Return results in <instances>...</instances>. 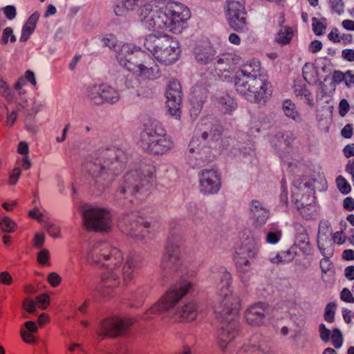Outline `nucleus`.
I'll return each mask as SVG.
<instances>
[{"instance_id":"1","label":"nucleus","mask_w":354,"mask_h":354,"mask_svg":"<svg viewBox=\"0 0 354 354\" xmlns=\"http://www.w3.org/2000/svg\"><path fill=\"white\" fill-rule=\"evenodd\" d=\"M121 6L127 10L140 6L139 19L146 28L158 35H165L167 32L180 33L191 16L189 10L180 4L158 8L154 4L146 3V0H122Z\"/></svg>"},{"instance_id":"2","label":"nucleus","mask_w":354,"mask_h":354,"mask_svg":"<svg viewBox=\"0 0 354 354\" xmlns=\"http://www.w3.org/2000/svg\"><path fill=\"white\" fill-rule=\"evenodd\" d=\"M116 58L121 66L129 71L138 73L140 77L153 80L158 74L159 67L154 58L145 52H133L129 47H122Z\"/></svg>"},{"instance_id":"3","label":"nucleus","mask_w":354,"mask_h":354,"mask_svg":"<svg viewBox=\"0 0 354 354\" xmlns=\"http://www.w3.org/2000/svg\"><path fill=\"white\" fill-rule=\"evenodd\" d=\"M138 144L144 151L153 156L166 154L174 146L171 138L159 122L151 124L141 132Z\"/></svg>"},{"instance_id":"4","label":"nucleus","mask_w":354,"mask_h":354,"mask_svg":"<svg viewBox=\"0 0 354 354\" xmlns=\"http://www.w3.org/2000/svg\"><path fill=\"white\" fill-rule=\"evenodd\" d=\"M159 35L163 37H158L155 34H150L145 37L144 47L150 52L153 57L165 65L174 63L179 57L180 50L171 37Z\"/></svg>"},{"instance_id":"5","label":"nucleus","mask_w":354,"mask_h":354,"mask_svg":"<svg viewBox=\"0 0 354 354\" xmlns=\"http://www.w3.org/2000/svg\"><path fill=\"white\" fill-rule=\"evenodd\" d=\"M82 218L87 232L107 233L113 228V214L106 207L86 205L82 209Z\"/></svg>"},{"instance_id":"6","label":"nucleus","mask_w":354,"mask_h":354,"mask_svg":"<svg viewBox=\"0 0 354 354\" xmlns=\"http://www.w3.org/2000/svg\"><path fill=\"white\" fill-rule=\"evenodd\" d=\"M194 288V283L189 281H181L173 284L162 296L158 304L152 307L153 311L157 309L168 310L174 307Z\"/></svg>"},{"instance_id":"7","label":"nucleus","mask_w":354,"mask_h":354,"mask_svg":"<svg viewBox=\"0 0 354 354\" xmlns=\"http://www.w3.org/2000/svg\"><path fill=\"white\" fill-rule=\"evenodd\" d=\"M130 319L111 316L102 319L96 329V334L102 339L122 336L133 324Z\"/></svg>"},{"instance_id":"8","label":"nucleus","mask_w":354,"mask_h":354,"mask_svg":"<svg viewBox=\"0 0 354 354\" xmlns=\"http://www.w3.org/2000/svg\"><path fill=\"white\" fill-rule=\"evenodd\" d=\"M257 244L252 237H247L236 250L233 260L240 272L245 273L250 268V263L257 257Z\"/></svg>"},{"instance_id":"9","label":"nucleus","mask_w":354,"mask_h":354,"mask_svg":"<svg viewBox=\"0 0 354 354\" xmlns=\"http://www.w3.org/2000/svg\"><path fill=\"white\" fill-rule=\"evenodd\" d=\"M241 308V303L239 299L234 295L230 294L226 295L220 303L215 306L214 312L216 318L221 323L237 322L238 317Z\"/></svg>"},{"instance_id":"10","label":"nucleus","mask_w":354,"mask_h":354,"mask_svg":"<svg viewBox=\"0 0 354 354\" xmlns=\"http://www.w3.org/2000/svg\"><path fill=\"white\" fill-rule=\"evenodd\" d=\"M166 106L169 114L176 119L180 118V104L182 102L181 85L178 80L173 79L169 81L166 90Z\"/></svg>"},{"instance_id":"11","label":"nucleus","mask_w":354,"mask_h":354,"mask_svg":"<svg viewBox=\"0 0 354 354\" xmlns=\"http://www.w3.org/2000/svg\"><path fill=\"white\" fill-rule=\"evenodd\" d=\"M235 68L234 55L232 53H223L216 57V62L214 64L209 73L214 77H218L223 80L231 77Z\"/></svg>"},{"instance_id":"12","label":"nucleus","mask_w":354,"mask_h":354,"mask_svg":"<svg viewBox=\"0 0 354 354\" xmlns=\"http://www.w3.org/2000/svg\"><path fill=\"white\" fill-rule=\"evenodd\" d=\"M199 187L201 192L204 194H216L221 186V174L218 170L205 169L199 174Z\"/></svg>"},{"instance_id":"13","label":"nucleus","mask_w":354,"mask_h":354,"mask_svg":"<svg viewBox=\"0 0 354 354\" xmlns=\"http://www.w3.org/2000/svg\"><path fill=\"white\" fill-rule=\"evenodd\" d=\"M271 87L267 75L254 78L251 90V97L253 96L256 102H265L271 95Z\"/></svg>"},{"instance_id":"14","label":"nucleus","mask_w":354,"mask_h":354,"mask_svg":"<svg viewBox=\"0 0 354 354\" xmlns=\"http://www.w3.org/2000/svg\"><path fill=\"white\" fill-rule=\"evenodd\" d=\"M193 55L198 64L207 65L216 58V51L210 42L202 41L195 45Z\"/></svg>"},{"instance_id":"15","label":"nucleus","mask_w":354,"mask_h":354,"mask_svg":"<svg viewBox=\"0 0 354 354\" xmlns=\"http://www.w3.org/2000/svg\"><path fill=\"white\" fill-rule=\"evenodd\" d=\"M229 26L237 32H243L247 28V12L245 9L225 11Z\"/></svg>"},{"instance_id":"16","label":"nucleus","mask_w":354,"mask_h":354,"mask_svg":"<svg viewBox=\"0 0 354 354\" xmlns=\"http://www.w3.org/2000/svg\"><path fill=\"white\" fill-rule=\"evenodd\" d=\"M266 308L262 303L250 306L245 312V318L247 323L254 326L262 325L266 317Z\"/></svg>"},{"instance_id":"17","label":"nucleus","mask_w":354,"mask_h":354,"mask_svg":"<svg viewBox=\"0 0 354 354\" xmlns=\"http://www.w3.org/2000/svg\"><path fill=\"white\" fill-rule=\"evenodd\" d=\"M198 315V304L195 301H189L177 308L175 313V321L178 322H192Z\"/></svg>"},{"instance_id":"18","label":"nucleus","mask_w":354,"mask_h":354,"mask_svg":"<svg viewBox=\"0 0 354 354\" xmlns=\"http://www.w3.org/2000/svg\"><path fill=\"white\" fill-rule=\"evenodd\" d=\"M218 331V343L224 349L238 334V322H225Z\"/></svg>"},{"instance_id":"19","label":"nucleus","mask_w":354,"mask_h":354,"mask_svg":"<svg viewBox=\"0 0 354 354\" xmlns=\"http://www.w3.org/2000/svg\"><path fill=\"white\" fill-rule=\"evenodd\" d=\"M250 212L253 225L255 228L261 227L266 223L270 216L269 211L264 208L262 204L258 201H252Z\"/></svg>"},{"instance_id":"20","label":"nucleus","mask_w":354,"mask_h":354,"mask_svg":"<svg viewBox=\"0 0 354 354\" xmlns=\"http://www.w3.org/2000/svg\"><path fill=\"white\" fill-rule=\"evenodd\" d=\"M85 174L97 178L106 173V168L102 165L101 160L97 158H91L82 163Z\"/></svg>"},{"instance_id":"21","label":"nucleus","mask_w":354,"mask_h":354,"mask_svg":"<svg viewBox=\"0 0 354 354\" xmlns=\"http://www.w3.org/2000/svg\"><path fill=\"white\" fill-rule=\"evenodd\" d=\"M254 78L242 77L236 75L234 77V86L235 91L240 95L248 99L251 97V90L254 84Z\"/></svg>"},{"instance_id":"22","label":"nucleus","mask_w":354,"mask_h":354,"mask_svg":"<svg viewBox=\"0 0 354 354\" xmlns=\"http://www.w3.org/2000/svg\"><path fill=\"white\" fill-rule=\"evenodd\" d=\"M162 261L165 266L174 268L176 271L178 267L182 265L179 248L173 245H168Z\"/></svg>"},{"instance_id":"23","label":"nucleus","mask_w":354,"mask_h":354,"mask_svg":"<svg viewBox=\"0 0 354 354\" xmlns=\"http://www.w3.org/2000/svg\"><path fill=\"white\" fill-rule=\"evenodd\" d=\"M285 18L282 17L279 22L280 29L274 37V41L281 46L290 44L294 36L292 28L288 26H283Z\"/></svg>"},{"instance_id":"24","label":"nucleus","mask_w":354,"mask_h":354,"mask_svg":"<svg viewBox=\"0 0 354 354\" xmlns=\"http://www.w3.org/2000/svg\"><path fill=\"white\" fill-rule=\"evenodd\" d=\"M201 138L207 144L221 145L223 142V128L216 124H212L207 131L201 133Z\"/></svg>"},{"instance_id":"25","label":"nucleus","mask_w":354,"mask_h":354,"mask_svg":"<svg viewBox=\"0 0 354 354\" xmlns=\"http://www.w3.org/2000/svg\"><path fill=\"white\" fill-rule=\"evenodd\" d=\"M261 64L256 59H251L243 64L240 69L243 76L250 78H257L265 74L261 73Z\"/></svg>"},{"instance_id":"26","label":"nucleus","mask_w":354,"mask_h":354,"mask_svg":"<svg viewBox=\"0 0 354 354\" xmlns=\"http://www.w3.org/2000/svg\"><path fill=\"white\" fill-rule=\"evenodd\" d=\"M39 17V15L38 12H34L29 17L22 28L21 35L20 37V41L21 42L26 41L30 35L34 32Z\"/></svg>"},{"instance_id":"27","label":"nucleus","mask_w":354,"mask_h":354,"mask_svg":"<svg viewBox=\"0 0 354 354\" xmlns=\"http://www.w3.org/2000/svg\"><path fill=\"white\" fill-rule=\"evenodd\" d=\"M86 97L95 105L102 104V84H93L87 86L86 89Z\"/></svg>"},{"instance_id":"28","label":"nucleus","mask_w":354,"mask_h":354,"mask_svg":"<svg viewBox=\"0 0 354 354\" xmlns=\"http://www.w3.org/2000/svg\"><path fill=\"white\" fill-rule=\"evenodd\" d=\"M293 91L297 97H304L308 104L313 106L311 93L301 82H295L293 85Z\"/></svg>"},{"instance_id":"29","label":"nucleus","mask_w":354,"mask_h":354,"mask_svg":"<svg viewBox=\"0 0 354 354\" xmlns=\"http://www.w3.org/2000/svg\"><path fill=\"white\" fill-rule=\"evenodd\" d=\"M218 106L223 113H231L236 108V103L234 99L226 95L218 99Z\"/></svg>"},{"instance_id":"30","label":"nucleus","mask_w":354,"mask_h":354,"mask_svg":"<svg viewBox=\"0 0 354 354\" xmlns=\"http://www.w3.org/2000/svg\"><path fill=\"white\" fill-rule=\"evenodd\" d=\"M102 97L104 103H115L119 99L118 91L113 87L102 84Z\"/></svg>"},{"instance_id":"31","label":"nucleus","mask_w":354,"mask_h":354,"mask_svg":"<svg viewBox=\"0 0 354 354\" xmlns=\"http://www.w3.org/2000/svg\"><path fill=\"white\" fill-rule=\"evenodd\" d=\"M120 284V280L118 277L109 275L106 277L102 278V292L104 295H109L111 292H113V290L116 288Z\"/></svg>"},{"instance_id":"32","label":"nucleus","mask_w":354,"mask_h":354,"mask_svg":"<svg viewBox=\"0 0 354 354\" xmlns=\"http://www.w3.org/2000/svg\"><path fill=\"white\" fill-rule=\"evenodd\" d=\"M281 237L282 231L279 225L275 223L270 224L266 236V241L270 244H275L281 240Z\"/></svg>"},{"instance_id":"33","label":"nucleus","mask_w":354,"mask_h":354,"mask_svg":"<svg viewBox=\"0 0 354 354\" xmlns=\"http://www.w3.org/2000/svg\"><path fill=\"white\" fill-rule=\"evenodd\" d=\"M282 109L287 117L290 118L296 121L301 120L300 114L296 109L295 104L293 103L290 100H286L283 102Z\"/></svg>"},{"instance_id":"34","label":"nucleus","mask_w":354,"mask_h":354,"mask_svg":"<svg viewBox=\"0 0 354 354\" xmlns=\"http://www.w3.org/2000/svg\"><path fill=\"white\" fill-rule=\"evenodd\" d=\"M106 261H108L106 264L107 267L114 268L120 266L122 263L123 257L119 250L113 248L112 254Z\"/></svg>"},{"instance_id":"35","label":"nucleus","mask_w":354,"mask_h":354,"mask_svg":"<svg viewBox=\"0 0 354 354\" xmlns=\"http://www.w3.org/2000/svg\"><path fill=\"white\" fill-rule=\"evenodd\" d=\"M0 228L3 232L12 233L17 230V225L11 218L5 216L0 221Z\"/></svg>"},{"instance_id":"36","label":"nucleus","mask_w":354,"mask_h":354,"mask_svg":"<svg viewBox=\"0 0 354 354\" xmlns=\"http://www.w3.org/2000/svg\"><path fill=\"white\" fill-rule=\"evenodd\" d=\"M245 0H226L225 11L245 9Z\"/></svg>"},{"instance_id":"37","label":"nucleus","mask_w":354,"mask_h":354,"mask_svg":"<svg viewBox=\"0 0 354 354\" xmlns=\"http://www.w3.org/2000/svg\"><path fill=\"white\" fill-rule=\"evenodd\" d=\"M336 307L337 306L335 302H330L326 304L324 315V319L326 322L329 323L334 322Z\"/></svg>"},{"instance_id":"38","label":"nucleus","mask_w":354,"mask_h":354,"mask_svg":"<svg viewBox=\"0 0 354 354\" xmlns=\"http://www.w3.org/2000/svg\"><path fill=\"white\" fill-rule=\"evenodd\" d=\"M346 76L353 78V75L351 71H347L346 73H343L340 71H334L332 74V82L335 84H339L342 82L346 80L345 79Z\"/></svg>"},{"instance_id":"39","label":"nucleus","mask_w":354,"mask_h":354,"mask_svg":"<svg viewBox=\"0 0 354 354\" xmlns=\"http://www.w3.org/2000/svg\"><path fill=\"white\" fill-rule=\"evenodd\" d=\"M336 184L339 190L342 194H348L351 192V186L346 180L342 176H338L336 178Z\"/></svg>"},{"instance_id":"40","label":"nucleus","mask_w":354,"mask_h":354,"mask_svg":"<svg viewBox=\"0 0 354 354\" xmlns=\"http://www.w3.org/2000/svg\"><path fill=\"white\" fill-rule=\"evenodd\" d=\"M331 341L336 348L342 346L343 343V337L341 331L338 328H333L330 335Z\"/></svg>"},{"instance_id":"41","label":"nucleus","mask_w":354,"mask_h":354,"mask_svg":"<svg viewBox=\"0 0 354 354\" xmlns=\"http://www.w3.org/2000/svg\"><path fill=\"white\" fill-rule=\"evenodd\" d=\"M295 256V252L290 249H288L286 251L281 252L280 254H277L276 258L278 259L279 262L288 263L294 259Z\"/></svg>"},{"instance_id":"42","label":"nucleus","mask_w":354,"mask_h":354,"mask_svg":"<svg viewBox=\"0 0 354 354\" xmlns=\"http://www.w3.org/2000/svg\"><path fill=\"white\" fill-rule=\"evenodd\" d=\"M312 22H313L312 26H313V29L314 32L317 35H322L324 33V32L326 28V26L325 24H324L323 22L320 21L316 17H313Z\"/></svg>"},{"instance_id":"43","label":"nucleus","mask_w":354,"mask_h":354,"mask_svg":"<svg viewBox=\"0 0 354 354\" xmlns=\"http://www.w3.org/2000/svg\"><path fill=\"white\" fill-rule=\"evenodd\" d=\"M113 248H112L110 245L108 244L101 245L98 252L100 256L99 260H101V258H102L104 261L108 259L112 254Z\"/></svg>"},{"instance_id":"44","label":"nucleus","mask_w":354,"mask_h":354,"mask_svg":"<svg viewBox=\"0 0 354 354\" xmlns=\"http://www.w3.org/2000/svg\"><path fill=\"white\" fill-rule=\"evenodd\" d=\"M131 229L134 231L141 228H149L151 223L149 221H144V218L141 216H138L136 220H133L131 223Z\"/></svg>"},{"instance_id":"45","label":"nucleus","mask_w":354,"mask_h":354,"mask_svg":"<svg viewBox=\"0 0 354 354\" xmlns=\"http://www.w3.org/2000/svg\"><path fill=\"white\" fill-rule=\"evenodd\" d=\"M49 259L50 254L47 249H43L37 254V261L40 265H49Z\"/></svg>"},{"instance_id":"46","label":"nucleus","mask_w":354,"mask_h":354,"mask_svg":"<svg viewBox=\"0 0 354 354\" xmlns=\"http://www.w3.org/2000/svg\"><path fill=\"white\" fill-rule=\"evenodd\" d=\"M8 38H10V41L12 43L16 41V37L13 35V30L10 27H7L3 30L1 40V44H7L8 42Z\"/></svg>"},{"instance_id":"47","label":"nucleus","mask_w":354,"mask_h":354,"mask_svg":"<svg viewBox=\"0 0 354 354\" xmlns=\"http://www.w3.org/2000/svg\"><path fill=\"white\" fill-rule=\"evenodd\" d=\"M36 302L39 305V308L44 310L50 305V297L47 294H41L36 297Z\"/></svg>"},{"instance_id":"48","label":"nucleus","mask_w":354,"mask_h":354,"mask_svg":"<svg viewBox=\"0 0 354 354\" xmlns=\"http://www.w3.org/2000/svg\"><path fill=\"white\" fill-rule=\"evenodd\" d=\"M0 94L8 100H12L13 97L8 85L2 80H0Z\"/></svg>"},{"instance_id":"49","label":"nucleus","mask_w":354,"mask_h":354,"mask_svg":"<svg viewBox=\"0 0 354 354\" xmlns=\"http://www.w3.org/2000/svg\"><path fill=\"white\" fill-rule=\"evenodd\" d=\"M48 234L54 237L57 238L60 235V227L53 223H48L45 227Z\"/></svg>"},{"instance_id":"50","label":"nucleus","mask_w":354,"mask_h":354,"mask_svg":"<svg viewBox=\"0 0 354 354\" xmlns=\"http://www.w3.org/2000/svg\"><path fill=\"white\" fill-rule=\"evenodd\" d=\"M21 174V169L19 167H15L9 174L8 183L11 185H15Z\"/></svg>"},{"instance_id":"51","label":"nucleus","mask_w":354,"mask_h":354,"mask_svg":"<svg viewBox=\"0 0 354 354\" xmlns=\"http://www.w3.org/2000/svg\"><path fill=\"white\" fill-rule=\"evenodd\" d=\"M104 45L109 48H115L117 44V39L113 34L106 35L103 39Z\"/></svg>"},{"instance_id":"52","label":"nucleus","mask_w":354,"mask_h":354,"mask_svg":"<svg viewBox=\"0 0 354 354\" xmlns=\"http://www.w3.org/2000/svg\"><path fill=\"white\" fill-rule=\"evenodd\" d=\"M22 307L28 313H33L36 310L35 302L30 298H25L23 300Z\"/></svg>"},{"instance_id":"53","label":"nucleus","mask_w":354,"mask_h":354,"mask_svg":"<svg viewBox=\"0 0 354 354\" xmlns=\"http://www.w3.org/2000/svg\"><path fill=\"white\" fill-rule=\"evenodd\" d=\"M47 280L49 284L53 287L58 286L62 281L60 276L55 272H50L48 274Z\"/></svg>"},{"instance_id":"54","label":"nucleus","mask_w":354,"mask_h":354,"mask_svg":"<svg viewBox=\"0 0 354 354\" xmlns=\"http://www.w3.org/2000/svg\"><path fill=\"white\" fill-rule=\"evenodd\" d=\"M319 330L321 339L325 342H328L331 335L330 330L326 328L324 324L319 325Z\"/></svg>"},{"instance_id":"55","label":"nucleus","mask_w":354,"mask_h":354,"mask_svg":"<svg viewBox=\"0 0 354 354\" xmlns=\"http://www.w3.org/2000/svg\"><path fill=\"white\" fill-rule=\"evenodd\" d=\"M28 215L31 219L37 220L39 223L43 221L44 215L37 207L30 210Z\"/></svg>"},{"instance_id":"56","label":"nucleus","mask_w":354,"mask_h":354,"mask_svg":"<svg viewBox=\"0 0 354 354\" xmlns=\"http://www.w3.org/2000/svg\"><path fill=\"white\" fill-rule=\"evenodd\" d=\"M350 105L346 99H342L339 104V114L340 116L344 117L348 112Z\"/></svg>"},{"instance_id":"57","label":"nucleus","mask_w":354,"mask_h":354,"mask_svg":"<svg viewBox=\"0 0 354 354\" xmlns=\"http://www.w3.org/2000/svg\"><path fill=\"white\" fill-rule=\"evenodd\" d=\"M20 335L23 341H24L26 343L34 344L36 342L35 337L32 333L21 330Z\"/></svg>"},{"instance_id":"58","label":"nucleus","mask_w":354,"mask_h":354,"mask_svg":"<svg viewBox=\"0 0 354 354\" xmlns=\"http://www.w3.org/2000/svg\"><path fill=\"white\" fill-rule=\"evenodd\" d=\"M340 298L344 301L348 303H354V297L348 288H344L340 293Z\"/></svg>"},{"instance_id":"59","label":"nucleus","mask_w":354,"mask_h":354,"mask_svg":"<svg viewBox=\"0 0 354 354\" xmlns=\"http://www.w3.org/2000/svg\"><path fill=\"white\" fill-rule=\"evenodd\" d=\"M45 241V236L44 234L36 233L33 239V246L37 248H41Z\"/></svg>"},{"instance_id":"60","label":"nucleus","mask_w":354,"mask_h":354,"mask_svg":"<svg viewBox=\"0 0 354 354\" xmlns=\"http://www.w3.org/2000/svg\"><path fill=\"white\" fill-rule=\"evenodd\" d=\"M3 13L8 19H12L16 16V9L13 6H7L3 8Z\"/></svg>"},{"instance_id":"61","label":"nucleus","mask_w":354,"mask_h":354,"mask_svg":"<svg viewBox=\"0 0 354 354\" xmlns=\"http://www.w3.org/2000/svg\"><path fill=\"white\" fill-rule=\"evenodd\" d=\"M12 277L8 272H1L0 273V283L4 285L9 286L12 283Z\"/></svg>"},{"instance_id":"62","label":"nucleus","mask_w":354,"mask_h":354,"mask_svg":"<svg viewBox=\"0 0 354 354\" xmlns=\"http://www.w3.org/2000/svg\"><path fill=\"white\" fill-rule=\"evenodd\" d=\"M29 151L28 145L26 142L21 141L17 147V152L19 154L25 156H28Z\"/></svg>"},{"instance_id":"63","label":"nucleus","mask_w":354,"mask_h":354,"mask_svg":"<svg viewBox=\"0 0 354 354\" xmlns=\"http://www.w3.org/2000/svg\"><path fill=\"white\" fill-rule=\"evenodd\" d=\"M322 48V44L319 40L313 41L309 46V50L312 53H316Z\"/></svg>"},{"instance_id":"64","label":"nucleus","mask_w":354,"mask_h":354,"mask_svg":"<svg viewBox=\"0 0 354 354\" xmlns=\"http://www.w3.org/2000/svg\"><path fill=\"white\" fill-rule=\"evenodd\" d=\"M342 57L348 61V62H354V50L352 49H346L342 50Z\"/></svg>"}]
</instances>
